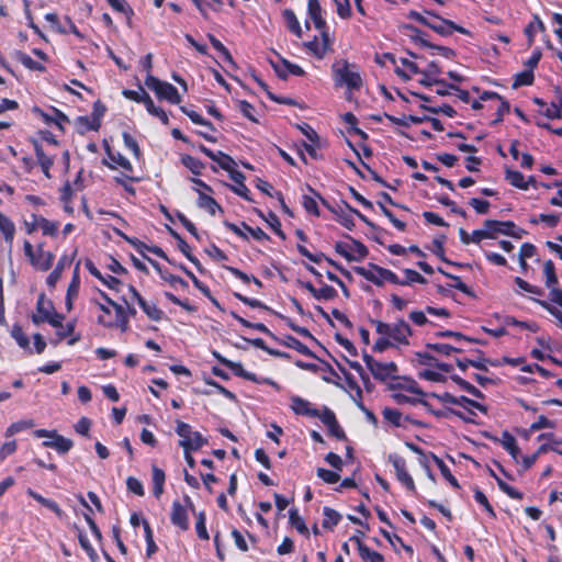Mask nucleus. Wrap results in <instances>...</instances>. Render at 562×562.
Instances as JSON below:
<instances>
[{
  "mask_svg": "<svg viewBox=\"0 0 562 562\" xmlns=\"http://www.w3.org/2000/svg\"><path fill=\"white\" fill-rule=\"evenodd\" d=\"M364 361L373 376L382 382L386 381V364L378 362L370 355H364Z\"/></svg>",
  "mask_w": 562,
  "mask_h": 562,
  "instance_id": "obj_41",
  "label": "nucleus"
},
{
  "mask_svg": "<svg viewBox=\"0 0 562 562\" xmlns=\"http://www.w3.org/2000/svg\"><path fill=\"white\" fill-rule=\"evenodd\" d=\"M180 162L182 164L183 167H186L188 170H190L193 176H195L194 178L202 176L203 170L206 167L202 160H200L189 154H182L180 156Z\"/></svg>",
  "mask_w": 562,
  "mask_h": 562,
  "instance_id": "obj_35",
  "label": "nucleus"
},
{
  "mask_svg": "<svg viewBox=\"0 0 562 562\" xmlns=\"http://www.w3.org/2000/svg\"><path fill=\"white\" fill-rule=\"evenodd\" d=\"M307 189L308 191L312 193V195H307V194H304L302 196V206L304 207V210L308 213V214H312L314 216H321V212H319V209H318V204H317V200L325 206L327 207L331 213H336V209L333 207L328 201L326 199H324L322 196V194L316 191L314 188H312L311 186H307Z\"/></svg>",
  "mask_w": 562,
  "mask_h": 562,
  "instance_id": "obj_12",
  "label": "nucleus"
},
{
  "mask_svg": "<svg viewBox=\"0 0 562 562\" xmlns=\"http://www.w3.org/2000/svg\"><path fill=\"white\" fill-rule=\"evenodd\" d=\"M282 344L291 349L296 350L303 356L316 358L315 353L305 344L291 335L285 336Z\"/></svg>",
  "mask_w": 562,
  "mask_h": 562,
  "instance_id": "obj_49",
  "label": "nucleus"
},
{
  "mask_svg": "<svg viewBox=\"0 0 562 562\" xmlns=\"http://www.w3.org/2000/svg\"><path fill=\"white\" fill-rule=\"evenodd\" d=\"M412 335V329L408 323L400 319L393 325L389 326V346H391L390 339L395 340L400 344H408L407 338Z\"/></svg>",
  "mask_w": 562,
  "mask_h": 562,
  "instance_id": "obj_22",
  "label": "nucleus"
},
{
  "mask_svg": "<svg viewBox=\"0 0 562 562\" xmlns=\"http://www.w3.org/2000/svg\"><path fill=\"white\" fill-rule=\"evenodd\" d=\"M146 101H147L145 104L146 111L150 115L158 117L164 125H168L169 117H168L167 113L161 108L156 106L151 98H149Z\"/></svg>",
  "mask_w": 562,
  "mask_h": 562,
  "instance_id": "obj_59",
  "label": "nucleus"
},
{
  "mask_svg": "<svg viewBox=\"0 0 562 562\" xmlns=\"http://www.w3.org/2000/svg\"><path fill=\"white\" fill-rule=\"evenodd\" d=\"M103 144L106 154V158L102 160L103 165H105L111 170H116L120 167L123 169V176L126 179L130 181L139 182L140 178L133 176L134 167L131 161L121 153H114L106 140H104Z\"/></svg>",
  "mask_w": 562,
  "mask_h": 562,
  "instance_id": "obj_6",
  "label": "nucleus"
},
{
  "mask_svg": "<svg viewBox=\"0 0 562 562\" xmlns=\"http://www.w3.org/2000/svg\"><path fill=\"white\" fill-rule=\"evenodd\" d=\"M33 113L35 115H37L38 117H41L45 124L54 125L60 132H65V125L70 122L68 116L55 106L50 108V113L45 112L44 110L40 109L38 106H34Z\"/></svg>",
  "mask_w": 562,
  "mask_h": 562,
  "instance_id": "obj_11",
  "label": "nucleus"
},
{
  "mask_svg": "<svg viewBox=\"0 0 562 562\" xmlns=\"http://www.w3.org/2000/svg\"><path fill=\"white\" fill-rule=\"evenodd\" d=\"M291 408L296 415L316 417L319 415V411L312 407L311 403L300 396H293L291 398Z\"/></svg>",
  "mask_w": 562,
  "mask_h": 562,
  "instance_id": "obj_28",
  "label": "nucleus"
},
{
  "mask_svg": "<svg viewBox=\"0 0 562 562\" xmlns=\"http://www.w3.org/2000/svg\"><path fill=\"white\" fill-rule=\"evenodd\" d=\"M170 521L182 531L190 527L188 510L178 499L172 502Z\"/></svg>",
  "mask_w": 562,
  "mask_h": 562,
  "instance_id": "obj_20",
  "label": "nucleus"
},
{
  "mask_svg": "<svg viewBox=\"0 0 562 562\" xmlns=\"http://www.w3.org/2000/svg\"><path fill=\"white\" fill-rule=\"evenodd\" d=\"M115 312V319L111 317L98 316V324L105 328H119L122 333L128 329V314L126 310L119 303L112 306Z\"/></svg>",
  "mask_w": 562,
  "mask_h": 562,
  "instance_id": "obj_10",
  "label": "nucleus"
},
{
  "mask_svg": "<svg viewBox=\"0 0 562 562\" xmlns=\"http://www.w3.org/2000/svg\"><path fill=\"white\" fill-rule=\"evenodd\" d=\"M26 494L29 496H31L33 499H35L36 502H38L42 506L52 510L57 517H59V518L63 517L64 512L54 499L46 498V497L42 496L40 493L35 492L31 487H29L26 490Z\"/></svg>",
  "mask_w": 562,
  "mask_h": 562,
  "instance_id": "obj_36",
  "label": "nucleus"
},
{
  "mask_svg": "<svg viewBox=\"0 0 562 562\" xmlns=\"http://www.w3.org/2000/svg\"><path fill=\"white\" fill-rule=\"evenodd\" d=\"M389 460L392 462L397 480L411 492H416V486L413 477L407 471L406 462L403 458L394 454L389 456Z\"/></svg>",
  "mask_w": 562,
  "mask_h": 562,
  "instance_id": "obj_15",
  "label": "nucleus"
},
{
  "mask_svg": "<svg viewBox=\"0 0 562 562\" xmlns=\"http://www.w3.org/2000/svg\"><path fill=\"white\" fill-rule=\"evenodd\" d=\"M307 16L313 21L316 30L326 27V20L323 16V9L318 0H307Z\"/></svg>",
  "mask_w": 562,
  "mask_h": 562,
  "instance_id": "obj_27",
  "label": "nucleus"
},
{
  "mask_svg": "<svg viewBox=\"0 0 562 562\" xmlns=\"http://www.w3.org/2000/svg\"><path fill=\"white\" fill-rule=\"evenodd\" d=\"M539 112L550 120L561 119V116H562V94H561L559 104L555 102H552L550 105L547 104V106H544L542 110H539Z\"/></svg>",
  "mask_w": 562,
  "mask_h": 562,
  "instance_id": "obj_63",
  "label": "nucleus"
},
{
  "mask_svg": "<svg viewBox=\"0 0 562 562\" xmlns=\"http://www.w3.org/2000/svg\"><path fill=\"white\" fill-rule=\"evenodd\" d=\"M282 16L285 22L286 29L296 37L301 38L303 32L295 12L292 9H284L282 12Z\"/></svg>",
  "mask_w": 562,
  "mask_h": 562,
  "instance_id": "obj_40",
  "label": "nucleus"
},
{
  "mask_svg": "<svg viewBox=\"0 0 562 562\" xmlns=\"http://www.w3.org/2000/svg\"><path fill=\"white\" fill-rule=\"evenodd\" d=\"M289 521L292 527H294L299 533L308 537L310 530L304 521V519L299 515L296 508H291L289 512Z\"/></svg>",
  "mask_w": 562,
  "mask_h": 562,
  "instance_id": "obj_52",
  "label": "nucleus"
},
{
  "mask_svg": "<svg viewBox=\"0 0 562 562\" xmlns=\"http://www.w3.org/2000/svg\"><path fill=\"white\" fill-rule=\"evenodd\" d=\"M176 424H177L176 425V434L181 438L179 440V443L187 441V442L193 445L195 437L202 436L201 432L194 431L192 429L191 425H189L188 423H184L182 420H177Z\"/></svg>",
  "mask_w": 562,
  "mask_h": 562,
  "instance_id": "obj_37",
  "label": "nucleus"
},
{
  "mask_svg": "<svg viewBox=\"0 0 562 562\" xmlns=\"http://www.w3.org/2000/svg\"><path fill=\"white\" fill-rule=\"evenodd\" d=\"M42 445L44 447L54 448L59 454H65L72 448L74 442L71 439L58 435L54 440L43 441Z\"/></svg>",
  "mask_w": 562,
  "mask_h": 562,
  "instance_id": "obj_43",
  "label": "nucleus"
},
{
  "mask_svg": "<svg viewBox=\"0 0 562 562\" xmlns=\"http://www.w3.org/2000/svg\"><path fill=\"white\" fill-rule=\"evenodd\" d=\"M418 75H420L418 82L425 87H431L437 82H441V79L439 78L441 75V68L437 61H428L425 58V61L420 64Z\"/></svg>",
  "mask_w": 562,
  "mask_h": 562,
  "instance_id": "obj_14",
  "label": "nucleus"
},
{
  "mask_svg": "<svg viewBox=\"0 0 562 562\" xmlns=\"http://www.w3.org/2000/svg\"><path fill=\"white\" fill-rule=\"evenodd\" d=\"M151 480H153V494L156 498H159L164 493V486L166 482V473L162 469L157 465H151Z\"/></svg>",
  "mask_w": 562,
  "mask_h": 562,
  "instance_id": "obj_39",
  "label": "nucleus"
},
{
  "mask_svg": "<svg viewBox=\"0 0 562 562\" xmlns=\"http://www.w3.org/2000/svg\"><path fill=\"white\" fill-rule=\"evenodd\" d=\"M546 26L540 16L538 14H533L532 21H530L524 30V33L528 40V44L532 45V43L535 42L536 33L538 31L543 32Z\"/></svg>",
  "mask_w": 562,
  "mask_h": 562,
  "instance_id": "obj_44",
  "label": "nucleus"
},
{
  "mask_svg": "<svg viewBox=\"0 0 562 562\" xmlns=\"http://www.w3.org/2000/svg\"><path fill=\"white\" fill-rule=\"evenodd\" d=\"M414 59L400 58L398 60L389 53V61L395 67V72L403 79H411L414 75H418L420 70V64L425 61V58L411 53Z\"/></svg>",
  "mask_w": 562,
  "mask_h": 562,
  "instance_id": "obj_8",
  "label": "nucleus"
},
{
  "mask_svg": "<svg viewBox=\"0 0 562 562\" xmlns=\"http://www.w3.org/2000/svg\"><path fill=\"white\" fill-rule=\"evenodd\" d=\"M40 228L42 229L43 235L56 237L58 234V222H52L44 216H40Z\"/></svg>",
  "mask_w": 562,
  "mask_h": 562,
  "instance_id": "obj_62",
  "label": "nucleus"
},
{
  "mask_svg": "<svg viewBox=\"0 0 562 562\" xmlns=\"http://www.w3.org/2000/svg\"><path fill=\"white\" fill-rule=\"evenodd\" d=\"M408 18L415 20L416 22L431 29L437 34L441 36H449L453 32H458L464 35H470V31L464 29L461 25L456 24L451 20L443 19L432 11L425 10L424 13L412 10L409 11Z\"/></svg>",
  "mask_w": 562,
  "mask_h": 562,
  "instance_id": "obj_1",
  "label": "nucleus"
},
{
  "mask_svg": "<svg viewBox=\"0 0 562 562\" xmlns=\"http://www.w3.org/2000/svg\"><path fill=\"white\" fill-rule=\"evenodd\" d=\"M119 235L126 241L131 246H133L140 255L144 259H147L149 258L145 251H148V248H150V246L146 245L144 241H142L140 239L136 238V237H130L127 236L126 234L122 233V232H119Z\"/></svg>",
  "mask_w": 562,
  "mask_h": 562,
  "instance_id": "obj_61",
  "label": "nucleus"
},
{
  "mask_svg": "<svg viewBox=\"0 0 562 562\" xmlns=\"http://www.w3.org/2000/svg\"><path fill=\"white\" fill-rule=\"evenodd\" d=\"M214 161L220 166L221 169L227 171L228 175H231V171L237 170L234 168V166L236 165L235 160L224 151H216V158Z\"/></svg>",
  "mask_w": 562,
  "mask_h": 562,
  "instance_id": "obj_57",
  "label": "nucleus"
},
{
  "mask_svg": "<svg viewBox=\"0 0 562 562\" xmlns=\"http://www.w3.org/2000/svg\"><path fill=\"white\" fill-rule=\"evenodd\" d=\"M490 475L496 480L499 490L503 493H505L509 498L516 499V501H521L524 498V494L520 491H518L515 487H513L512 485L507 484L499 476H497V474L491 469H490Z\"/></svg>",
  "mask_w": 562,
  "mask_h": 562,
  "instance_id": "obj_48",
  "label": "nucleus"
},
{
  "mask_svg": "<svg viewBox=\"0 0 562 562\" xmlns=\"http://www.w3.org/2000/svg\"><path fill=\"white\" fill-rule=\"evenodd\" d=\"M231 316L236 319L241 326L246 328L256 329L260 333L268 335L269 337L277 339L276 335L263 324V323H251L248 319L241 317L234 311L231 312Z\"/></svg>",
  "mask_w": 562,
  "mask_h": 562,
  "instance_id": "obj_45",
  "label": "nucleus"
},
{
  "mask_svg": "<svg viewBox=\"0 0 562 562\" xmlns=\"http://www.w3.org/2000/svg\"><path fill=\"white\" fill-rule=\"evenodd\" d=\"M270 64L274 69L277 76L283 80L288 78L289 74L297 77H302L305 75L304 69L301 66L292 64L291 61L281 56H279V63L270 60Z\"/></svg>",
  "mask_w": 562,
  "mask_h": 562,
  "instance_id": "obj_16",
  "label": "nucleus"
},
{
  "mask_svg": "<svg viewBox=\"0 0 562 562\" xmlns=\"http://www.w3.org/2000/svg\"><path fill=\"white\" fill-rule=\"evenodd\" d=\"M504 324L505 326H516L521 329L530 330L532 333H537L539 330V325L536 322L518 321L514 316H506L504 318Z\"/></svg>",
  "mask_w": 562,
  "mask_h": 562,
  "instance_id": "obj_56",
  "label": "nucleus"
},
{
  "mask_svg": "<svg viewBox=\"0 0 562 562\" xmlns=\"http://www.w3.org/2000/svg\"><path fill=\"white\" fill-rule=\"evenodd\" d=\"M145 85L154 90L159 99L166 100L171 104H179L181 102V95L177 88L167 81H161L153 75H147Z\"/></svg>",
  "mask_w": 562,
  "mask_h": 562,
  "instance_id": "obj_7",
  "label": "nucleus"
},
{
  "mask_svg": "<svg viewBox=\"0 0 562 562\" xmlns=\"http://www.w3.org/2000/svg\"><path fill=\"white\" fill-rule=\"evenodd\" d=\"M437 271L441 274H443L445 277L451 279L453 281V283L449 284V288H452V289H457L459 290L460 292L464 293L465 295L468 296H471V297H475V294L474 292L472 291L471 288H469L461 279L460 277L458 276H454L452 273H449L447 271H445L441 267H438L437 268Z\"/></svg>",
  "mask_w": 562,
  "mask_h": 562,
  "instance_id": "obj_47",
  "label": "nucleus"
},
{
  "mask_svg": "<svg viewBox=\"0 0 562 562\" xmlns=\"http://www.w3.org/2000/svg\"><path fill=\"white\" fill-rule=\"evenodd\" d=\"M34 151L37 159L38 165L41 166V169L46 178H50V168L54 165V157L50 155H47L43 146L37 142L33 140Z\"/></svg>",
  "mask_w": 562,
  "mask_h": 562,
  "instance_id": "obj_26",
  "label": "nucleus"
},
{
  "mask_svg": "<svg viewBox=\"0 0 562 562\" xmlns=\"http://www.w3.org/2000/svg\"><path fill=\"white\" fill-rule=\"evenodd\" d=\"M350 540L357 542L359 554L364 562H383L384 561V557L381 553H379L374 550H371L368 546H366L364 543H362L360 541L359 537L352 536L350 538Z\"/></svg>",
  "mask_w": 562,
  "mask_h": 562,
  "instance_id": "obj_34",
  "label": "nucleus"
},
{
  "mask_svg": "<svg viewBox=\"0 0 562 562\" xmlns=\"http://www.w3.org/2000/svg\"><path fill=\"white\" fill-rule=\"evenodd\" d=\"M402 32L404 35L408 36L415 44L420 45L422 47H427V48L434 49L447 59H453L457 55L456 52L450 47L435 45V44L430 43L426 38L425 32L420 31L419 29H417L411 24L402 25Z\"/></svg>",
  "mask_w": 562,
  "mask_h": 562,
  "instance_id": "obj_5",
  "label": "nucleus"
},
{
  "mask_svg": "<svg viewBox=\"0 0 562 562\" xmlns=\"http://www.w3.org/2000/svg\"><path fill=\"white\" fill-rule=\"evenodd\" d=\"M0 232L9 247V250H11L15 236V225L8 216L2 213H0Z\"/></svg>",
  "mask_w": 562,
  "mask_h": 562,
  "instance_id": "obj_33",
  "label": "nucleus"
},
{
  "mask_svg": "<svg viewBox=\"0 0 562 562\" xmlns=\"http://www.w3.org/2000/svg\"><path fill=\"white\" fill-rule=\"evenodd\" d=\"M331 68L336 86H345L350 92L361 89L363 81L357 65L340 59L335 61Z\"/></svg>",
  "mask_w": 562,
  "mask_h": 562,
  "instance_id": "obj_3",
  "label": "nucleus"
},
{
  "mask_svg": "<svg viewBox=\"0 0 562 562\" xmlns=\"http://www.w3.org/2000/svg\"><path fill=\"white\" fill-rule=\"evenodd\" d=\"M23 251L31 266L38 271H48L54 262L55 255L44 249V243H40L34 248L30 240L23 243Z\"/></svg>",
  "mask_w": 562,
  "mask_h": 562,
  "instance_id": "obj_4",
  "label": "nucleus"
},
{
  "mask_svg": "<svg viewBox=\"0 0 562 562\" xmlns=\"http://www.w3.org/2000/svg\"><path fill=\"white\" fill-rule=\"evenodd\" d=\"M72 262V257L64 254L57 261L55 268L50 271L46 278V284L48 288L54 289L56 283L61 277V273L66 267H69Z\"/></svg>",
  "mask_w": 562,
  "mask_h": 562,
  "instance_id": "obj_25",
  "label": "nucleus"
},
{
  "mask_svg": "<svg viewBox=\"0 0 562 562\" xmlns=\"http://www.w3.org/2000/svg\"><path fill=\"white\" fill-rule=\"evenodd\" d=\"M427 349L434 350L438 353H441L443 356H450L452 352L461 353L464 351L463 348H457L456 346L449 345V344H427Z\"/></svg>",
  "mask_w": 562,
  "mask_h": 562,
  "instance_id": "obj_60",
  "label": "nucleus"
},
{
  "mask_svg": "<svg viewBox=\"0 0 562 562\" xmlns=\"http://www.w3.org/2000/svg\"><path fill=\"white\" fill-rule=\"evenodd\" d=\"M254 213L259 217L261 218L262 221H265L269 226L270 228L273 231V233L279 236L282 240H285L286 238V235L285 233L282 231V227H281V222L279 220V217L277 216V214L272 211H269L267 214L263 213L260 209H257L255 207L254 210Z\"/></svg>",
  "mask_w": 562,
  "mask_h": 562,
  "instance_id": "obj_24",
  "label": "nucleus"
},
{
  "mask_svg": "<svg viewBox=\"0 0 562 562\" xmlns=\"http://www.w3.org/2000/svg\"><path fill=\"white\" fill-rule=\"evenodd\" d=\"M206 443H207V439L203 436H196L193 445H191L187 441L180 442V447L183 448L184 460L191 469L195 468V460L191 454L192 451H198Z\"/></svg>",
  "mask_w": 562,
  "mask_h": 562,
  "instance_id": "obj_30",
  "label": "nucleus"
},
{
  "mask_svg": "<svg viewBox=\"0 0 562 562\" xmlns=\"http://www.w3.org/2000/svg\"><path fill=\"white\" fill-rule=\"evenodd\" d=\"M229 178L235 182V184H229L226 182H223V184L244 200L254 202L252 198L250 196V190L245 184V175L239 170L231 171Z\"/></svg>",
  "mask_w": 562,
  "mask_h": 562,
  "instance_id": "obj_18",
  "label": "nucleus"
},
{
  "mask_svg": "<svg viewBox=\"0 0 562 562\" xmlns=\"http://www.w3.org/2000/svg\"><path fill=\"white\" fill-rule=\"evenodd\" d=\"M371 323L375 325L376 331L381 335L380 338L375 341L373 350L384 351L386 349V323L376 319H372Z\"/></svg>",
  "mask_w": 562,
  "mask_h": 562,
  "instance_id": "obj_53",
  "label": "nucleus"
},
{
  "mask_svg": "<svg viewBox=\"0 0 562 562\" xmlns=\"http://www.w3.org/2000/svg\"><path fill=\"white\" fill-rule=\"evenodd\" d=\"M321 284H322V286L316 290V295L314 297L315 300L329 301V300H334L335 297H337L338 293L335 288H333L331 285L325 284V283H321Z\"/></svg>",
  "mask_w": 562,
  "mask_h": 562,
  "instance_id": "obj_64",
  "label": "nucleus"
},
{
  "mask_svg": "<svg viewBox=\"0 0 562 562\" xmlns=\"http://www.w3.org/2000/svg\"><path fill=\"white\" fill-rule=\"evenodd\" d=\"M175 267H177L178 269H180L188 278L191 279L193 285L204 295L206 296L207 299H210L212 301L213 304H215L216 306H218V302L216 299H214L211 294V290L210 288L204 284L203 282H201L196 277L195 274L189 270L183 263H176L173 265Z\"/></svg>",
  "mask_w": 562,
  "mask_h": 562,
  "instance_id": "obj_32",
  "label": "nucleus"
},
{
  "mask_svg": "<svg viewBox=\"0 0 562 562\" xmlns=\"http://www.w3.org/2000/svg\"><path fill=\"white\" fill-rule=\"evenodd\" d=\"M11 336L16 341L19 347L22 349L29 350L32 353V349L30 348L29 337L24 334L23 328L19 324H14L11 328Z\"/></svg>",
  "mask_w": 562,
  "mask_h": 562,
  "instance_id": "obj_54",
  "label": "nucleus"
},
{
  "mask_svg": "<svg viewBox=\"0 0 562 562\" xmlns=\"http://www.w3.org/2000/svg\"><path fill=\"white\" fill-rule=\"evenodd\" d=\"M180 110L183 114H186L194 124L209 127V131L215 132V126L212 122L205 120L201 114L193 110H189L187 106H180Z\"/></svg>",
  "mask_w": 562,
  "mask_h": 562,
  "instance_id": "obj_55",
  "label": "nucleus"
},
{
  "mask_svg": "<svg viewBox=\"0 0 562 562\" xmlns=\"http://www.w3.org/2000/svg\"><path fill=\"white\" fill-rule=\"evenodd\" d=\"M194 190L198 193L196 205L200 209L206 210L210 213V215H215L216 212H224V209L217 203V201L213 196H211V194L200 191V189Z\"/></svg>",
  "mask_w": 562,
  "mask_h": 562,
  "instance_id": "obj_29",
  "label": "nucleus"
},
{
  "mask_svg": "<svg viewBox=\"0 0 562 562\" xmlns=\"http://www.w3.org/2000/svg\"><path fill=\"white\" fill-rule=\"evenodd\" d=\"M323 515L324 519L322 526L324 529L333 530L341 520V515L328 506L323 508Z\"/></svg>",
  "mask_w": 562,
  "mask_h": 562,
  "instance_id": "obj_50",
  "label": "nucleus"
},
{
  "mask_svg": "<svg viewBox=\"0 0 562 562\" xmlns=\"http://www.w3.org/2000/svg\"><path fill=\"white\" fill-rule=\"evenodd\" d=\"M355 272L376 285H383L386 280V269L370 263L369 268L355 267Z\"/></svg>",
  "mask_w": 562,
  "mask_h": 562,
  "instance_id": "obj_19",
  "label": "nucleus"
},
{
  "mask_svg": "<svg viewBox=\"0 0 562 562\" xmlns=\"http://www.w3.org/2000/svg\"><path fill=\"white\" fill-rule=\"evenodd\" d=\"M473 353H474V358H471V362H469V363L471 364V367H473L477 370L486 372V371H488L487 364L493 366V367L501 366V362H498V360H492V359L486 358L484 351L481 349L473 350Z\"/></svg>",
  "mask_w": 562,
  "mask_h": 562,
  "instance_id": "obj_38",
  "label": "nucleus"
},
{
  "mask_svg": "<svg viewBox=\"0 0 562 562\" xmlns=\"http://www.w3.org/2000/svg\"><path fill=\"white\" fill-rule=\"evenodd\" d=\"M52 311H54L53 302L46 299L45 293H41L36 302V313H34L31 317L32 322L35 325L44 323V321L38 319H42L41 317H45V315H48Z\"/></svg>",
  "mask_w": 562,
  "mask_h": 562,
  "instance_id": "obj_31",
  "label": "nucleus"
},
{
  "mask_svg": "<svg viewBox=\"0 0 562 562\" xmlns=\"http://www.w3.org/2000/svg\"><path fill=\"white\" fill-rule=\"evenodd\" d=\"M128 292L132 300L136 301L147 317L154 322H159L164 317V312L154 302H147L134 285H128Z\"/></svg>",
  "mask_w": 562,
  "mask_h": 562,
  "instance_id": "obj_13",
  "label": "nucleus"
},
{
  "mask_svg": "<svg viewBox=\"0 0 562 562\" xmlns=\"http://www.w3.org/2000/svg\"><path fill=\"white\" fill-rule=\"evenodd\" d=\"M505 179L517 189L528 190V183H526L525 176L518 170L507 168L505 170Z\"/></svg>",
  "mask_w": 562,
  "mask_h": 562,
  "instance_id": "obj_51",
  "label": "nucleus"
},
{
  "mask_svg": "<svg viewBox=\"0 0 562 562\" xmlns=\"http://www.w3.org/2000/svg\"><path fill=\"white\" fill-rule=\"evenodd\" d=\"M483 226L492 234L491 239H495L498 234L509 236L515 223L513 221L485 220Z\"/></svg>",
  "mask_w": 562,
  "mask_h": 562,
  "instance_id": "obj_23",
  "label": "nucleus"
},
{
  "mask_svg": "<svg viewBox=\"0 0 562 562\" xmlns=\"http://www.w3.org/2000/svg\"><path fill=\"white\" fill-rule=\"evenodd\" d=\"M428 408V411L435 415L436 417L438 418H448L450 416H456L458 418H460L461 420H463L464 423H475V419H473L472 417L470 416H467L463 412L461 411H458V409H454V408H446V409H432L430 408V405L429 406H426Z\"/></svg>",
  "mask_w": 562,
  "mask_h": 562,
  "instance_id": "obj_46",
  "label": "nucleus"
},
{
  "mask_svg": "<svg viewBox=\"0 0 562 562\" xmlns=\"http://www.w3.org/2000/svg\"><path fill=\"white\" fill-rule=\"evenodd\" d=\"M214 358L223 366L232 370V372L238 376L243 378L250 382H259L258 376L256 373L247 371L244 369L243 364L240 362H234L232 360H228L227 358L223 357L220 352L213 351Z\"/></svg>",
  "mask_w": 562,
  "mask_h": 562,
  "instance_id": "obj_17",
  "label": "nucleus"
},
{
  "mask_svg": "<svg viewBox=\"0 0 562 562\" xmlns=\"http://www.w3.org/2000/svg\"><path fill=\"white\" fill-rule=\"evenodd\" d=\"M389 390L393 391V393L391 394V397L397 404L420 403L424 406H429L428 402H426L422 398H416V397L409 396L404 393V392H406L408 394L416 395V396H426L427 395L418 387L417 382L413 379L404 378V379L400 380L397 378L392 376V380L389 381Z\"/></svg>",
  "mask_w": 562,
  "mask_h": 562,
  "instance_id": "obj_2",
  "label": "nucleus"
},
{
  "mask_svg": "<svg viewBox=\"0 0 562 562\" xmlns=\"http://www.w3.org/2000/svg\"><path fill=\"white\" fill-rule=\"evenodd\" d=\"M122 94L125 99L137 103H143L144 105L147 102L146 100L150 98V95L144 90L142 86H139V91L124 89Z\"/></svg>",
  "mask_w": 562,
  "mask_h": 562,
  "instance_id": "obj_58",
  "label": "nucleus"
},
{
  "mask_svg": "<svg viewBox=\"0 0 562 562\" xmlns=\"http://www.w3.org/2000/svg\"><path fill=\"white\" fill-rule=\"evenodd\" d=\"M350 241H336L335 250L347 261H359L367 257L368 248L359 240L350 238Z\"/></svg>",
  "mask_w": 562,
  "mask_h": 562,
  "instance_id": "obj_9",
  "label": "nucleus"
},
{
  "mask_svg": "<svg viewBox=\"0 0 562 562\" xmlns=\"http://www.w3.org/2000/svg\"><path fill=\"white\" fill-rule=\"evenodd\" d=\"M79 266L80 262H77L75 266L71 280L68 284L66 297H65V306L67 312H70L74 308V301L79 295V289H80V273H79Z\"/></svg>",
  "mask_w": 562,
  "mask_h": 562,
  "instance_id": "obj_21",
  "label": "nucleus"
},
{
  "mask_svg": "<svg viewBox=\"0 0 562 562\" xmlns=\"http://www.w3.org/2000/svg\"><path fill=\"white\" fill-rule=\"evenodd\" d=\"M431 459L432 461L435 462V464L437 465L438 470L440 471L442 477L445 480H447L449 482V484L456 488V490H459L460 488V484L458 482V480L456 479V476L451 473L449 467L443 462L442 459H440L439 457H437L436 454L431 453Z\"/></svg>",
  "mask_w": 562,
  "mask_h": 562,
  "instance_id": "obj_42",
  "label": "nucleus"
}]
</instances>
